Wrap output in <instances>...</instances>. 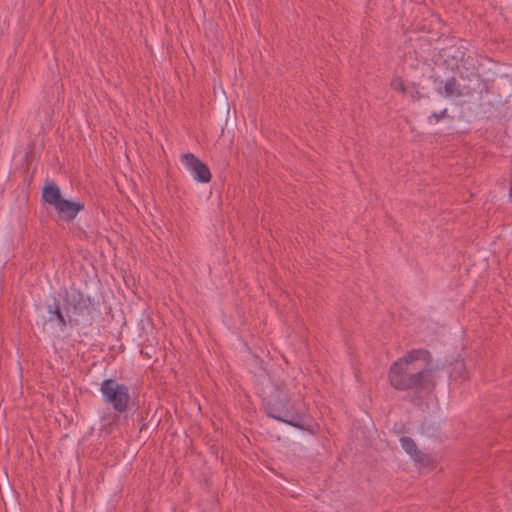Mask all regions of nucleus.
Segmentation results:
<instances>
[{
  "mask_svg": "<svg viewBox=\"0 0 512 512\" xmlns=\"http://www.w3.org/2000/svg\"><path fill=\"white\" fill-rule=\"evenodd\" d=\"M431 362L432 355L427 349H412L390 366L389 383L399 391L420 392L433 386Z\"/></svg>",
  "mask_w": 512,
  "mask_h": 512,
  "instance_id": "1",
  "label": "nucleus"
},
{
  "mask_svg": "<svg viewBox=\"0 0 512 512\" xmlns=\"http://www.w3.org/2000/svg\"><path fill=\"white\" fill-rule=\"evenodd\" d=\"M267 415L270 418L284 422L295 428L305 430L302 414L294 407L290 395L281 389H276L264 399Z\"/></svg>",
  "mask_w": 512,
  "mask_h": 512,
  "instance_id": "2",
  "label": "nucleus"
},
{
  "mask_svg": "<svg viewBox=\"0 0 512 512\" xmlns=\"http://www.w3.org/2000/svg\"><path fill=\"white\" fill-rule=\"evenodd\" d=\"M103 400L112 405L113 409L119 413L127 411L129 407L130 395L126 385L118 383L114 379H105L100 386Z\"/></svg>",
  "mask_w": 512,
  "mask_h": 512,
  "instance_id": "3",
  "label": "nucleus"
},
{
  "mask_svg": "<svg viewBox=\"0 0 512 512\" xmlns=\"http://www.w3.org/2000/svg\"><path fill=\"white\" fill-rule=\"evenodd\" d=\"M182 163L186 169L192 174L193 178L201 183H208L211 180V172L209 167L192 153L183 154Z\"/></svg>",
  "mask_w": 512,
  "mask_h": 512,
  "instance_id": "4",
  "label": "nucleus"
},
{
  "mask_svg": "<svg viewBox=\"0 0 512 512\" xmlns=\"http://www.w3.org/2000/svg\"><path fill=\"white\" fill-rule=\"evenodd\" d=\"M42 201L45 204L53 206L62 217L64 213V197L61 194L60 188L52 181L46 182L42 188Z\"/></svg>",
  "mask_w": 512,
  "mask_h": 512,
  "instance_id": "5",
  "label": "nucleus"
},
{
  "mask_svg": "<svg viewBox=\"0 0 512 512\" xmlns=\"http://www.w3.org/2000/svg\"><path fill=\"white\" fill-rule=\"evenodd\" d=\"M400 442L403 449L414 461L418 463H425L427 461V456L417 448L415 441L411 437L403 436L400 438Z\"/></svg>",
  "mask_w": 512,
  "mask_h": 512,
  "instance_id": "6",
  "label": "nucleus"
},
{
  "mask_svg": "<svg viewBox=\"0 0 512 512\" xmlns=\"http://www.w3.org/2000/svg\"><path fill=\"white\" fill-rule=\"evenodd\" d=\"M444 93L445 97L448 98H460L468 94V92H463L455 77H451L446 81L444 85Z\"/></svg>",
  "mask_w": 512,
  "mask_h": 512,
  "instance_id": "7",
  "label": "nucleus"
},
{
  "mask_svg": "<svg viewBox=\"0 0 512 512\" xmlns=\"http://www.w3.org/2000/svg\"><path fill=\"white\" fill-rule=\"evenodd\" d=\"M84 208L85 205L83 202L66 199V221L73 220Z\"/></svg>",
  "mask_w": 512,
  "mask_h": 512,
  "instance_id": "8",
  "label": "nucleus"
},
{
  "mask_svg": "<svg viewBox=\"0 0 512 512\" xmlns=\"http://www.w3.org/2000/svg\"><path fill=\"white\" fill-rule=\"evenodd\" d=\"M66 302L73 307L74 311L79 313V314H83L85 312L89 313V310H90V306L87 302V299H84L82 296L80 298V300L76 303H72L69 299H68V296L66 295Z\"/></svg>",
  "mask_w": 512,
  "mask_h": 512,
  "instance_id": "9",
  "label": "nucleus"
},
{
  "mask_svg": "<svg viewBox=\"0 0 512 512\" xmlns=\"http://www.w3.org/2000/svg\"><path fill=\"white\" fill-rule=\"evenodd\" d=\"M48 313L50 314V320H52V317L56 315L59 323H64V316L62 315L61 308L57 303L48 305Z\"/></svg>",
  "mask_w": 512,
  "mask_h": 512,
  "instance_id": "10",
  "label": "nucleus"
},
{
  "mask_svg": "<svg viewBox=\"0 0 512 512\" xmlns=\"http://www.w3.org/2000/svg\"><path fill=\"white\" fill-rule=\"evenodd\" d=\"M390 86L394 90H397V91H399L401 93H405L406 92V86H405L404 80L401 77H395L391 81Z\"/></svg>",
  "mask_w": 512,
  "mask_h": 512,
  "instance_id": "11",
  "label": "nucleus"
},
{
  "mask_svg": "<svg viewBox=\"0 0 512 512\" xmlns=\"http://www.w3.org/2000/svg\"><path fill=\"white\" fill-rule=\"evenodd\" d=\"M447 115V109H443L442 111H440L439 113H432L430 116H429V122H432V120H434L435 122H439L442 118H444L445 116Z\"/></svg>",
  "mask_w": 512,
  "mask_h": 512,
  "instance_id": "12",
  "label": "nucleus"
},
{
  "mask_svg": "<svg viewBox=\"0 0 512 512\" xmlns=\"http://www.w3.org/2000/svg\"><path fill=\"white\" fill-rule=\"evenodd\" d=\"M415 97L420 98L419 92H416Z\"/></svg>",
  "mask_w": 512,
  "mask_h": 512,
  "instance_id": "13",
  "label": "nucleus"
},
{
  "mask_svg": "<svg viewBox=\"0 0 512 512\" xmlns=\"http://www.w3.org/2000/svg\"><path fill=\"white\" fill-rule=\"evenodd\" d=\"M415 97L420 98L419 92H416Z\"/></svg>",
  "mask_w": 512,
  "mask_h": 512,
  "instance_id": "14",
  "label": "nucleus"
},
{
  "mask_svg": "<svg viewBox=\"0 0 512 512\" xmlns=\"http://www.w3.org/2000/svg\"><path fill=\"white\" fill-rule=\"evenodd\" d=\"M415 97L420 98L419 92H416Z\"/></svg>",
  "mask_w": 512,
  "mask_h": 512,
  "instance_id": "15",
  "label": "nucleus"
}]
</instances>
